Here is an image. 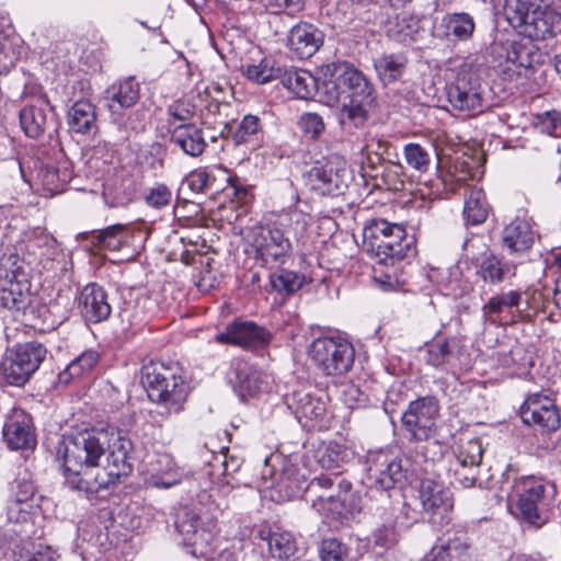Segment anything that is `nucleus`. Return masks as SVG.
I'll return each mask as SVG.
<instances>
[{
  "instance_id": "aec40b11",
  "label": "nucleus",
  "mask_w": 561,
  "mask_h": 561,
  "mask_svg": "<svg viewBox=\"0 0 561 561\" xmlns=\"http://www.w3.org/2000/svg\"><path fill=\"white\" fill-rule=\"evenodd\" d=\"M352 484L346 480H340L337 483V493L317 494V499L312 500V506L323 515H333L341 517L353 511L348 504L351 497L350 490Z\"/></svg>"
},
{
  "instance_id": "bb28decb",
  "label": "nucleus",
  "mask_w": 561,
  "mask_h": 561,
  "mask_svg": "<svg viewBox=\"0 0 561 561\" xmlns=\"http://www.w3.org/2000/svg\"><path fill=\"white\" fill-rule=\"evenodd\" d=\"M48 103L41 101L39 104L25 106L20 112V123L25 135L30 138L41 137L49 126Z\"/></svg>"
},
{
  "instance_id": "69168bd1",
  "label": "nucleus",
  "mask_w": 561,
  "mask_h": 561,
  "mask_svg": "<svg viewBox=\"0 0 561 561\" xmlns=\"http://www.w3.org/2000/svg\"><path fill=\"white\" fill-rule=\"evenodd\" d=\"M339 472L335 473L334 479L330 476L322 474L318 478H314L311 480V482L308 485V492L317 494H332L333 492H330V489H332L335 483L337 484L340 481Z\"/></svg>"
},
{
  "instance_id": "bf43d9fd",
  "label": "nucleus",
  "mask_w": 561,
  "mask_h": 561,
  "mask_svg": "<svg viewBox=\"0 0 561 561\" xmlns=\"http://www.w3.org/2000/svg\"><path fill=\"white\" fill-rule=\"evenodd\" d=\"M320 556L322 561H346L347 548L335 538L324 539Z\"/></svg>"
},
{
  "instance_id": "4be33fe9",
  "label": "nucleus",
  "mask_w": 561,
  "mask_h": 561,
  "mask_svg": "<svg viewBox=\"0 0 561 561\" xmlns=\"http://www.w3.org/2000/svg\"><path fill=\"white\" fill-rule=\"evenodd\" d=\"M551 4L545 3L528 15L527 21H523L518 25L533 27L536 37L553 36L557 31L561 30V12L553 9Z\"/></svg>"
},
{
  "instance_id": "473e14b6",
  "label": "nucleus",
  "mask_w": 561,
  "mask_h": 561,
  "mask_svg": "<svg viewBox=\"0 0 561 561\" xmlns=\"http://www.w3.org/2000/svg\"><path fill=\"white\" fill-rule=\"evenodd\" d=\"M408 64V58L403 54H383L374 60V68L383 84H390L398 81Z\"/></svg>"
},
{
  "instance_id": "603ef678",
  "label": "nucleus",
  "mask_w": 561,
  "mask_h": 561,
  "mask_svg": "<svg viewBox=\"0 0 561 561\" xmlns=\"http://www.w3.org/2000/svg\"><path fill=\"white\" fill-rule=\"evenodd\" d=\"M389 236L394 239L404 238L405 229L401 225L391 224L385 219H375L365 230V237L370 238L371 242H380V238L383 240Z\"/></svg>"
},
{
  "instance_id": "f3484780",
  "label": "nucleus",
  "mask_w": 561,
  "mask_h": 561,
  "mask_svg": "<svg viewBox=\"0 0 561 561\" xmlns=\"http://www.w3.org/2000/svg\"><path fill=\"white\" fill-rule=\"evenodd\" d=\"M322 44V32L310 23H298L289 31L288 47L299 59L312 57Z\"/></svg>"
},
{
  "instance_id": "c9c22d12",
  "label": "nucleus",
  "mask_w": 561,
  "mask_h": 561,
  "mask_svg": "<svg viewBox=\"0 0 561 561\" xmlns=\"http://www.w3.org/2000/svg\"><path fill=\"white\" fill-rule=\"evenodd\" d=\"M36 244L39 248H45V250L41 252V256L46 257V263L44 264V267H46L47 270L60 272H66L69 270V267L71 266L69 256L60 249L55 238L42 233L37 238Z\"/></svg>"
},
{
  "instance_id": "8fccbe9b",
  "label": "nucleus",
  "mask_w": 561,
  "mask_h": 561,
  "mask_svg": "<svg viewBox=\"0 0 561 561\" xmlns=\"http://www.w3.org/2000/svg\"><path fill=\"white\" fill-rule=\"evenodd\" d=\"M279 66H275V62L271 59L264 58L257 65L247 66L243 73L247 78L255 83L263 84L272 80L279 78L280 72Z\"/></svg>"
},
{
  "instance_id": "f704fd0d",
  "label": "nucleus",
  "mask_w": 561,
  "mask_h": 561,
  "mask_svg": "<svg viewBox=\"0 0 561 561\" xmlns=\"http://www.w3.org/2000/svg\"><path fill=\"white\" fill-rule=\"evenodd\" d=\"M388 35L397 42L408 44L417 41L422 32L421 20L414 15L402 13L390 22Z\"/></svg>"
},
{
  "instance_id": "052dcab7",
  "label": "nucleus",
  "mask_w": 561,
  "mask_h": 561,
  "mask_svg": "<svg viewBox=\"0 0 561 561\" xmlns=\"http://www.w3.org/2000/svg\"><path fill=\"white\" fill-rule=\"evenodd\" d=\"M444 543L446 549L451 552L453 558L466 556L471 547L468 535L462 530H457L451 536H448Z\"/></svg>"
},
{
  "instance_id": "20e7f679",
  "label": "nucleus",
  "mask_w": 561,
  "mask_h": 561,
  "mask_svg": "<svg viewBox=\"0 0 561 561\" xmlns=\"http://www.w3.org/2000/svg\"><path fill=\"white\" fill-rule=\"evenodd\" d=\"M514 492L519 518L536 529L541 528L549 520L552 488L549 490L538 478L524 477L515 482Z\"/></svg>"
},
{
  "instance_id": "6e6552de",
  "label": "nucleus",
  "mask_w": 561,
  "mask_h": 561,
  "mask_svg": "<svg viewBox=\"0 0 561 561\" xmlns=\"http://www.w3.org/2000/svg\"><path fill=\"white\" fill-rule=\"evenodd\" d=\"M46 356V348L36 342L18 345L8 352L0 363V373L5 382L21 387L28 381Z\"/></svg>"
},
{
  "instance_id": "680f3d73",
  "label": "nucleus",
  "mask_w": 561,
  "mask_h": 561,
  "mask_svg": "<svg viewBox=\"0 0 561 561\" xmlns=\"http://www.w3.org/2000/svg\"><path fill=\"white\" fill-rule=\"evenodd\" d=\"M39 176L43 184L50 192H58L67 181V172H60L59 169L54 167H46L41 170Z\"/></svg>"
},
{
  "instance_id": "5701e85b",
  "label": "nucleus",
  "mask_w": 561,
  "mask_h": 561,
  "mask_svg": "<svg viewBox=\"0 0 561 561\" xmlns=\"http://www.w3.org/2000/svg\"><path fill=\"white\" fill-rule=\"evenodd\" d=\"M439 28L443 37L450 42H467L471 39L476 23L467 12L447 13L442 18Z\"/></svg>"
},
{
  "instance_id": "774afa93",
  "label": "nucleus",
  "mask_w": 561,
  "mask_h": 561,
  "mask_svg": "<svg viewBox=\"0 0 561 561\" xmlns=\"http://www.w3.org/2000/svg\"><path fill=\"white\" fill-rule=\"evenodd\" d=\"M548 261L550 268L554 270V273L558 274L553 291V299L556 306L561 309V252L552 253Z\"/></svg>"
},
{
  "instance_id": "f8f14e48",
  "label": "nucleus",
  "mask_w": 561,
  "mask_h": 561,
  "mask_svg": "<svg viewBox=\"0 0 561 561\" xmlns=\"http://www.w3.org/2000/svg\"><path fill=\"white\" fill-rule=\"evenodd\" d=\"M524 423L535 425L546 432L558 430L560 416L553 401L539 393L529 396L520 407Z\"/></svg>"
},
{
  "instance_id": "864d4df0",
  "label": "nucleus",
  "mask_w": 561,
  "mask_h": 561,
  "mask_svg": "<svg viewBox=\"0 0 561 561\" xmlns=\"http://www.w3.org/2000/svg\"><path fill=\"white\" fill-rule=\"evenodd\" d=\"M196 100L202 101V95L176 100L168 106V114L180 124H188L197 111Z\"/></svg>"
},
{
  "instance_id": "b1692460",
  "label": "nucleus",
  "mask_w": 561,
  "mask_h": 561,
  "mask_svg": "<svg viewBox=\"0 0 561 561\" xmlns=\"http://www.w3.org/2000/svg\"><path fill=\"white\" fill-rule=\"evenodd\" d=\"M278 80L284 88L299 99H309L318 89L314 77L307 70L296 68H280Z\"/></svg>"
},
{
  "instance_id": "3c124183",
  "label": "nucleus",
  "mask_w": 561,
  "mask_h": 561,
  "mask_svg": "<svg viewBox=\"0 0 561 561\" xmlns=\"http://www.w3.org/2000/svg\"><path fill=\"white\" fill-rule=\"evenodd\" d=\"M405 163L419 173L430 170L432 159L430 152L419 144L410 142L403 148Z\"/></svg>"
},
{
  "instance_id": "58836bf2",
  "label": "nucleus",
  "mask_w": 561,
  "mask_h": 561,
  "mask_svg": "<svg viewBox=\"0 0 561 561\" xmlns=\"http://www.w3.org/2000/svg\"><path fill=\"white\" fill-rule=\"evenodd\" d=\"M0 301L8 309L25 311L31 304L28 279L0 287Z\"/></svg>"
},
{
  "instance_id": "2f4dec72",
  "label": "nucleus",
  "mask_w": 561,
  "mask_h": 561,
  "mask_svg": "<svg viewBox=\"0 0 561 561\" xmlns=\"http://www.w3.org/2000/svg\"><path fill=\"white\" fill-rule=\"evenodd\" d=\"M198 516L190 511H184L182 515H179L175 522V527L182 535L184 545L193 547L192 553L195 556L204 554V550L198 548V546H201L207 536L204 530L198 528Z\"/></svg>"
},
{
  "instance_id": "6e6d98bb",
  "label": "nucleus",
  "mask_w": 561,
  "mask_h": 561,
  "mask_svg": "<svg viewBox=\"0 0 561 561\" xmlns=\"http://www.w3.org/2000/svg\"><path fill=\"white\" fill-rule=\"evenodd\" d=\"M374 547L382 550L393 548L399 541V535L396 530L393 520H389L377 527L371 535Z\"/></svg>"
},
{
  "instance_id": "e433bc0d",
  "label": "nucleus",
  "mask_w": 561,
  "mask_h": 561,
  "mask_svg": "<svg viewBox=\"0 0 561 561\" xmlns=\"http://www.w3.org/2000/svg\"><path fill=\"white\" fill-rule=\"evenodd\" d=\"M95 108L85 100L76 102L68 112V125L78 134H87L95 127Z\"/></svg>"
},
{
  "instance_id": "7ed1b4c3",
  "label": "nucleus",
  "mask_w": 561,
  "mask_h": 561,
  "mask_svg": "<svg viewBox=\"0 0 561 561\" xmlns=\"http://www.w3.org/2000/svg\"><path fill=\"white\" fill-rule=\"evenodd\" d=\"M141 383L152 402L168 413H180L190 393V386L178 365L150 362L141 368Z\"/></svg>"
},
{
  "instance_id": "dca6fc26",
  "label": "nucleus",
  "mask_w": 561,
  "mask_h": 561,
  "mask_svg": "<svg viewBox=\"0 0 561 561\" xmlns=\"http://www.w3.org/2000/svg\"><path fill=\"white\" fill-rule=\"evenodd\" d=\"M420 500L425 512L442 519L448 518L454 506L451 493L440 482L430 478L421 481Z\"/></svg>"
},
{
  "instance_id": "79ce46f5",
  "label": "nucleus",
  "mask_w": 561,
  "mask_h": 561,
  "mask_svg": "<svg viewBox=\"0 0 561 561\" xmlns=\"http://www.w3.org/2000/svg\"><path fill=\"white\" fill-rule=\"evenodd\" d=\"M27 276L25 262L16 253H4L0 257V287L27 280Z\"/></svg>"
},
{
  "instance_id": "f03ea898",
  "label": "nucleus",
  "mask_w": 561,
  "mask_h": 561,
  "mask_svg": "<svg viewBox=\"0 0 561 561\" xmlns=\"http://www.w3.org/2000/svg\"><path fill=\"white\" fill-rule=\"evenodd\" d=\"M321 93L325 103L340 107L344 126L362 127L373 103V88L362 71L346 61L332 62L322 68Z\"/></svg>"
},
{
  "instance_id": "4d7b16f0",
  "label": "nucleus",
  "mask_w": 561,
  "mask_h": 561,
  "mask_svg": "<svg viewBox=\"0 0 561 561\" xmlns=\"http://www.w3.org/2000/svg\"><path fill=\"white\" fill-rule=\"evenodd\" d=\"M535 126L541 133L550 136H558L561 130V113L558 111H547L536 115Z\"/></svg>"
},
{
  "instance_id": "338daca9",
  "label": "nucleus",
  "mask_w": 561,
  "mask_h": 561,
  "mask_svg": "<svg viewBox=\"0 0 561 561\" xmlns=\"http://www.w3.org/2000/svg\"><path fill=\"white\" fill-rule=\"evenodd\" d=\"M58 553L49 546H39L32 552L22 553L14 561H56Z\"/></svg>"
},
{
  "instance_id": "a878e982",
  "label": "nucleus",
  "mask_w": 561,
  "mask_h": 561,
  "mask_svg": "<svg viewBox=\"0 0 561 561\" xmlns=\"http://www.w3.org/2000/svg\"><path fill=\"white\" fill-rule=\"evenodd\" d=\"M171 141L183 153L191 157H199L207 147L202 129L192 124H180L176 126L172 133Z\"/></svg>"
},
{
  "instance_id": "c03bdc74",
  "label": "nucleus",
  "mask_w": 561,
  "mask_h": 561,
  "mask_svg": "<svg viewBox=\"0 0 561 561\" xmlns=\"http://www.w3.org/2000/svg\"><path fill=\"white\" fill-rule=\"evenodd\" d=\"M263 127L259 116L245 115L232 134L236 144H247L256 147L263 140Z\"/></svg>"
},
{
  "instance_id": "5fc2aeb1",
  "label": "nucleus",
  "mask_w": 561,
  "mask_h": 561,
  "mask_svg": "<svg viewBox=\"0 0 561 561\" xmlns=\"http://www.w3.org/2000/svg\"><path fill=\"white\" fill-rule=\"evenodd\" d=\"M173 194L171 188L164 183H154L145 193L146 204L154 209H162L171 204Z\"/></svg>"
},
{
  "instance_id": "0e129e2a",
  "label": "nucleus",
  "mask_w": 561,
  "mask_h": 561,
  "mask_svg": "<svg viewBox=\"0 0 561 561\" xmlns=\"http://www.w3.org/2000/svg\"><path fill=\"white\" fill-rule=\"evenodd\" d=\"M276 224L280 228L291 224L295 226L294 229L296 233H302L309 224V217L302 211L290 209L288 213L280 216Z\"/></svg>"
},
{
  "instance_id": "13d9d810",
  "label": "nucleus",
  "mask_w": 561,
  "mask_h": 561,
  "mask_svg": "<svg viewBox=\"0 0 561 561\" xmlns=\"http://www.w3.org/2000/svg\"><path fill=\"white\" fill-rule=\"evenodd\" d=\"M449 471L453 473L456 483L468 489L476 485L479 466L450 463Z\"/></svg>"
},
{
  "instance_id": "39448f33",
  "label": "nucleus",
  "mask_w": 561,
  "mask_h": 561,
  "mask_svg": "<svg viewBox=\"0 0 561 561\" xmlns=\"http://www.w3.org/2000/svg\"><path fill=\"white\" fill-rule=\"evenodd\" d=\"M308 352L317 368L329 377L344 376L355 360L354 346L340 336H320L312 341Z\"/></svg>"
},
{
  "instance_id": "37998d69",
  "label": "nucleus",
  "mask_w": 561,
  "mask_h": 561,
  "mask_svg": "<svg viewBox=\"0 0 561 561\" xmlns=\"http://www.w3.org/2000/svg\"><path fill=\"white\" fill-rule=\"evenodd\" d=\"M99 353L93 350L83 352L75 358L64 371L58 375L60 383H68L75 378H81L90 374L99 362Z\"/></svg>"
},
{
  "instance_id": "c85d7f7f",
  "label": "nucleus",
  "mask_w": 561,
  "mask_h": 561,
  "mask_svg": "<svg viewBox=\"0 0 561 561\" xmlns=\"http://www.w3.org/2000/svg\"><path fill=\"white\" fill-rule=\"evenodd\" d=\"M35 493L34 484L27 480H15L12 485V495L8 507V518L12 522L26 520L28 508L27 502Z\"/></svg>"
},
{
  "instance_id": "a19ab883",
  "label": "nucleus",
  "mask_w": 561,
  "mask_h": 561,
  "mask_svg": "<svg viewBox=\"0 0 561 561\" xmlns=\"http://www.w3.org/2000/svg\"><path fill=\"white\" fill-rule=\"evenodd\" d=\"M489 215L485 195L480 188H471L465 198L463 217L467 225H481Z\"/></svg>"
},
{
  "instance_id": "9b49d317",
  "label": "nucleus",
  "mask_w": 561,
  "mask_h": 561,
  "mask_svg": "<svg viewBox=\"0 0 561 561\" xmlns=\"http://www.w3.org/2000/svg\"><path fill=\"white\" fill-rule=\"evenodd\" d=\"M350 179L346 161L337 156H333L322 164L311 168L308 173V180L312 190L322 195L341 193Z\"/></svg>"
},
{
  "instance_id": "6ab92c4d",
  "label": "nucleus",
  "mask_w": 561,
  "mask_h": 561,
  "mask_svg": "<svg viewBox=\"0 0 561 561\" xmlns=\"http://www.w3.org/2000/svg\"><path fill=\"white\" fill-rule=\"evenodd\" d=\"M286 402L300 423L304 420H319L327 411V403L321 397L305 390L294 391L290 396L286 397Z\"/></svg>"
},
{
  "instance_id": "de8ad7c7",
  "label": "nucleus",
  "mask_w": 561,
  "mask_h": 561,
  "mask_svg": "<svg viewBox=\"0 0 561 561\" xmlns=\"http://www.w3.org/2000/svg\"><path fill=\"white\" fill-rule=\"evenodd\" d=\"M545 3H553V0H505V10L508 19L519 24Z\"/></svg>"
},
{
  "instance_id": "7c9ffc66",
  "label": "nucleus",
  "mask_w": 561,
  "mask_h": 561,
  "mask_svg": "<svg viewBox=\"0 0 561 561\" xmlns=\"http://www.w3.org/2000/svg\"><path fill=\"white\" fill-rule=\"evenodd\" d=\"M371 247L379 263L386 265L403 260L412 251L410 242L407 241V236L398 239L391 236L383 240L380 238V242H371Z\"/></svg>"
},
{
  "instance_id": "49530a36",
  "label": "nucleus",
  "mask_w": 561,
  "mask_h": 561,
  "mask_svg": "<svg viewBox=\"0 0 561 561\" xmlns=\"http://www.w3.org/2000/svg\"><path fill=\"white\" fill-rule=\"evenodd\" d=\"M483 456L482 443L478 438L461 440L454 449V459L450 463L480 466Z\"/></svg>"
},
{
  "instance_id": "a18cd8bd",
  "label": "nucleus",
  "mask_w": 561,
  "mask_h": 561,
  "mask_svg": "<svg viewBox=\"0 0 561 561\" xmlns=\"http://www.w3.org/2000/svg\"><path fill=\"white\" fill-rule=\"evenodd\" d=\"M305 282V275L285 268L270 275V285L272 288L285 295L296 293L304 286Z\"/></svg>"
},
{
  "instance_id": "9d476101",
  "label": "nucleus",
  "mask_w": 561,
  "mask_h": 561,
  "mask_svg": "<svg viewBox=\"0 0 561 561\" xmlns=\"http://www.w3.org/2000/svg\"><path fill=\"white\" fill-rule=\"evenodd\" d=\"M439 412L438 401L434 397H422L410 402L402 415V424L416 440H424L435 432Z\"/></svg>"
},
{
  "instance_id": "cd10ccee",
  "label": "nucleus",
  "mask_w": 561,
  "mask_h": 561,
  "mask_svg": "<svg viewBox=\"0 0 561 561\" xmlns=\"http://www.w3.org/2000/svg\"><path fill=\"white\" fill-rule=\"evenodd\" d=\"M516 266L490 253L482 257L477 274L484 283L497 285L515 275Z\"/></svg>"
},
{
  "instance_id": "a211bd4d",
  "label": "nucleus",
  "mask_w": 561,
  "mask_h": 561,
  "mask_svg": "<svg viewBox=\"0 0 561 561\" xmlns=\"http://www.w3.org/2000/svg\"><path fill=\"white\" fill-rule=\"evenodd\" d=\"M463 350L459 337L437 339L427 345L425 360L433 367L446 368L455 366Z\"/></svg>"
},
{
  "instance_id": "09e8293b",
  "label": "nucleus",
  "mask_w": 561,
  "mask_h": 561,
  "mask_svg": "<svg viewBox=\"0 0 561 561\" xmlns=\"http://www.w3.org/2000/svg\"><path fill=\"white\" fill-rule=\"evenodd\" d=\"M158 465L161 468H157L153 474V481L157 486L170 488L181 481L182 472L170 456H161L158 459Z\"/></svg>"
},
{
  "instance_id": "4c0bfd02",
  "label": "nucleus",
  "mask_w": 561,
  "mask_h": 561,
  "mask_svg": "<svg viewBox=\"0 0 561 561\" xmlns=\"http://www.w3.org/2000/svg\"><path fill=\"white\" fill-rule=\"evenodd\" d=\"M522 300V294L510 290L491 297L482 307V316L485 322L495 324L501 322V314L506 308L517 307Z\"/></svg>"
},
{
  "instance_id": "f257e3e1",
  "label": "nucleus",
  "mask_w": 561,
  "mask_h": 561,
  "mask_svg": "<svg viewBox=\"0 0 561 561\" xmlns=\"http://www.w3.org/2000/svg\"><path fill=\"white\" fill-rule=\"evenodd\" d=\"M133 444L115 428H91L70 437L62 451L67 484L88 497L131 472Z\"/></svg>"
},
{
  "instance_id": "4468645a",
  "label": "nucleus",
  "mask_w": 561,
  "mask_h": 561,
  "mask_svg": "<svg viewBox=\"0 0 561 561\" xmlns=\"http://www.w3.org/2000/svg\"><path fill=\"white\" fill-rule=\"evenodd\" d=\"M3 437L11 449L33 448L36 438L31 416L21 409H13L4 423Z\"/></svg>"
},
{
  "instance_id": "0eeeda50",
  "label": "nucleus",
  "mask_w": 561,
  "mask_h": 561,
  "mask_svg": "<svg viewBox=\"0 0 561 561\" xmlns=\"http://www.w3.org/2000/svg\"><path fill=\"white\" fill-rule=\"evenodd\" d=\"M247 240L253 249L255 260L263 266L273 267L284 264L291 254V242L276 222L252 227L247 234Z\"/></svg>"
},
{
  "instance_id": "1a4fd4ad",
  "label": "nucleus",
  "mask_w": 561,
  "mask_h": 561,
  "mask_svg": "<svg viewBox=\"0 0 561 561\" xmlns=\"http://www.w3.org/2000/svg\"><path fill=\"white\" fill-rule=\"evenodd\" d=\"M408 459L385 451L371 453L367 458V474L371 486L388 491L408 479Z\"/></svg>"
},
{
  "instance_id": "423d86ee",
  "label": "nucleus",
  "mask_w": 561,
  "mask_h": 561,
  "mask_svg": "<svg viewBox=\"0 0 561 561\" xmlns=\"http://www.w3.org/2000/svg\"><path fill=\"white\" fill-rule=\"evenodd\" d=\"M446 95L450 106L469 116L483 112L484 91L480 78L470 65L459 67L454 80L446 85Z\"/></svg>"
},
{
  "instance_id": "72a5a7b5",
  "label": "nucleus",
  "mask_w": 561,
  "mask_h": 561,
  "mask_svg": "<svg viewBox=\"0 0 561 561\" xmlns=\"http://www.w3.org/2000/svg\"><path fill=\"white\" fill-rule=\"evenodd\" d=\"M260 536L267 541L273 558L288 559L296 551V540L293 534L279 527L268 531L261 530Z\"/></svg>"
},
{
  "instance_id": "ddd939ff",
  "label": "nucleus",
  "mask_w": 561,
  "mask_h": 561,
  "mask_svg": "<svg viewBox=\"0 0 561 561\" xmlns=\"http://www.w3.org/2000/svg\"><path fill=\"white\" fill-rule=\"evenodd\" d=\"M215 340L221 344L256 348L270 342L271 333L253 322L233 321L224 332L218 333Z\"/></svg>"
},
{
  "instance_id": "412c9836",
  "label": "nucleus",
  "mask_w": 561,
  "mask_h": 561,
  "mask_svg": "<svg viewBox=\"0 0 561 561\" xmlns=\"http://www.w3.org/2000/svg\"><path fill=\"white\" fill-rule=\"evenodd\" d=\"M535 234L531 225L523 218H515L502 231V244L511 253L525 252L531 248Z\"/></svg>"
},
{
  "instance_id": "ea45409f",
  "label": "nucleus",
  "mask_w": 561,
  "mask_h": 561,
  "mask_svg": "<svg viewBox=\"0 0 561 561\" xmlns=\"http://www.w3.org/2000/svg\"><path fill=\"white\" fill-rule=\"evenodd\" d=\"M91 234V243L99 250L107 249L111 251H119L128 240V231L123 225H113L101 231H93Z\"/></svg>"
},
{
  "instance_id": "393cba45",
  "label": "nucleus",
  "mask_w": 561,
  "mask_h": 561,
  "mask_svg": "<svg viewBox=\"0 0 561 561\" xmlns=\"http://www.w3.org/2000/svg\"><path fill=\"white\" fill-rule=\"evenodd\" d=\"M236 387L242 398L255 397L267 389L266 376L245 362L236 364Z\"/></svg>"
},
{
  "instance_id": "c756f323",
  "label": "nucleus",
  "mask_w": 561,
  "mask_h": 561,
  "mask_svg": "<svg viewBox=\"0 0 561 561\" xmlns=\"http://www.w3.org/2000/svg\"><path fill=\"white\" fill-rule=\"evenodd\" d=\"M108 107L115 113L135 105L140 98V85L134 77H129L107 90Z\"/></svg>"
},
{
  "instance_id": "e2e57ef3",
  "label": "nucleus",
  "mask_w": 561,
  "mask_h": 561,
  "mask_svg": "<svg viewBox=\"0 0 561 561\" xmlns=\"http://www.w3.org/2000/svg\"><path fill=\"white\" fill-rule=\"evenodd\" d=\"M299 127L312 138L319 137L324 131V123L320 115L316 113H305L299 119Z\"/></svg>"
},
{
  "instance_id": "2eb2a0df",
  "label": "nucleus",
  "mask_w": 561,
  "mask_h": 561,
  "mask_svg": "<svg viewBox=\"0 0 561 561\" xmlns=\"http://www.w3.org/2000/svg\"><path fill=\"white\" fill-rule=\"evenodd\" d=\"M78 306L83 318L93 323L106 320L112 312L106 290L95 283L88 284L82 288Z\"/></svg>"
}]
</instances>
